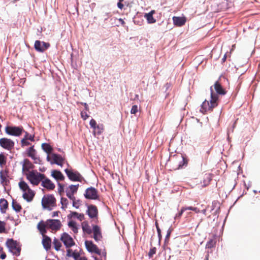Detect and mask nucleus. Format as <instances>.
I'll list each match as a JSON object with an SVG mask.
<instances>
[{
	"label": "nucleus",
	"mask_w": 260,
	"mask_h": 260,
	"mask_svg": "<svg viewBox=\"0 0 260 260\" xmlns=\"http://www.w3.org/2000/svg\"><path fill=\"white\" fill-rule=\"evenodd\" d=\"M213 86L216 93L214 92L213 86H211L210 88L211 92L210 100H205L201 105L200 111L203 114L207 113L208 112H211L213 109L218 105V95H224L226 92L218 81H216Z\"/></svg>",
	"instance_id": "1"
},
{
	"label": "nucleus",
	"mask_w": 260,
	"mask_h": 260,
	"mask_svg": "<svg viewBox=\"0 0 260 260\" xmlns=\"http://www.w3.org/2000/svg\"><path fill=\"white\" fill-rule=\"evenodd\" d=\"M43 150L47 154V159L51 162H63L66 160L64 157L59 154L52 153V147L48 143H43L41 145Z\"/></svg>",
	"instance_id": "2"
},
{
	"label": "nucleus",
	"mask_w": 260,
	"mask_h": 260,
	"mask_svg": "<svg viewBox=\"0 0 260 260\" xmlns=\"http://www.w3.org/2000/svg\"><path fill=\"white\" fill-rule=\"evenodd\" d=\"M27 180L34 185H38L42 179H44L45 175L38 172L37 170H31L25 173Z\"/></svg>",
	"instance_id": "3"
},
{
	"label": "nucleus",
	"mask_w": 260,
	"mask_h": 260,
	"mask_svg": "<svg viewBox=\"0 0 260 260\" xmlns=\"http://www.w3.org/2000/svg\"><path fill=\"white\" fill-rule=\"evenodd\" d=\"M42 205L43 208L51 210L56 206V199L53 194L45 195L42 199Z\"/></svg>",
	"instance_id": "4"
},
{
	"label": "nucleus",
	"mask_w": 260,
	"mask_h": 260,
	"mask_svg": "<svg viewBox=\"0 0 260 260\" xmlns=\"http://www.w3.org/2000/svg\"><path fill=\"white\" fill-rule=\"evenodd\" d=\"M6 245L9 248V251L14 255L18 256L20 254L21 248L18 243L13 239H9L6 242Z\"/></svg>",
	"instance_id": "5"
},
{
	"label": "nucleus",
	"mask_w": 260,
	"mask_h": 260,
	"mask_svg": "<svg viewBox=\"0 0 260 260\" xmlns=\"http://www.w3.org/2000/svg\"><path fill=\"white\" fill-rule=\"evenodd\" d=\"M68 178L73 181H81L82 177L77 171L68 166L64 170Z\"/></svg>",
	"instance_id": "6"
},
{
	"label": "nucleus",
	"mask_w": 260,
	"mask_h": 260,
	"mask_svg": "<svg viewBox=\"0 0 260 260\" xmlns=\"http://www.w3.org/2000/svg\"><path fill=\"white\" fill-rule=\"evenodd\" d=\"M86 213L89 218L96 223L98 222V209L96 206L90 205L87 207Z\"/></svg>",
	"instance_id": "7"
},
{
	"label": "nucleus",
	"mask_w": 260,
	"mask_h": 260,
	"mask_svg": "<svg viewBox=\"0 0 260 260\" xmlns=\"http://www.w3.org/2000/svg\"><path fill=\"white\" fill-rule=\"evenodd\" d=\"M60 240L67 248H69L75 244L72 237L67 233H63L61 234Z\"/></svg>",
	"instance_id": "8"
},
{
	"label": "nucleus",
	"mask_w": 260,
	"mask_h": 260,
	"mask_svg": "<svg viewBox=\"0 0 260 260\" xmlns=\"http://www.w3.org/2000/svg\"><path fill=\"white\" fill-rule=\"evenodd\" d=\"M85 198L90 200L99 199L98 191L93 187H90L86 189L84 194Z\"/></svg>",
	"instance_id": "9"
},
{
	"label": "nucleus",
	"mask_w": 260,
	"mask_h": 260,
	"mask_svg": "<svg viewBox=\"0 0 260 260\" xmlns=\"http://www.w3.org/2000/svg\"><path fill=\"white\" fill-rule=\"evenodd\" d=\"M23 130L22 127L17 126H7L5 128L6 132L7 134L15 136H20L22 134Z\"/></svg>",
	"instance_id": "10"
},
{
	"label": "nucleus",
	"mask_w": 260,
	"mask_h": 260,
	"mask_svg": "<svg viewBox=\"0 0 260 260\" xmlns=\"http://www.w3.org/2000/svg\"><path fill=\"white\" fill-rule=\"evenodd\" d=\"M48 228L51 229L52 231H57L61 227V223L59 220L58 219H48L46 220Z\"/></svg>",
	"instance_id": "11"
},
{
	"label": "nucleus",
	"mask_w": 260,
	"mask_h": 260,
	"mask_svg": "<svg viewBox=\"0 0 260 260\" xmlns=\"http://www.w3.org/2000/svg\"><path fill=\"white\" fill-rule=\"evenodd\" d=\"M0 146L5 149L11 150L14 146V142L10 139L3 138L0 139Z\"/></svg>",
	"instance_id": "12"
},
{
	"label": "nucleus",
	"mask_w": 260,
	"mask_h": 260,
	"mask_svg": "<svg viewBox=\"0 0 260 260\" xmlns=\"http://www.w3.org/2000/svg\"><path fill=\"white\" fill-rule=\"evenodd\" d=\"M85 245L86 249L89 252L95 253L98 255L101 254V250L98 246L91 241H86Z\"/></svg>",
	"instance_id": "13"
},
{
	"label": "nucleus",
	"mask_w": 260,
	"mask_h": 260,
	"mask_svg": "<svg viewBox=\"0 0 260 260\" xmlns=\"http://www.w3.org/2000/svg\"><path fill=\"white\" fill-rule=\"evenodd\" d=\"M50 46V44L48 43H45L44 42H41L40 41L37 40L35 43V48L39 52H43L48 49Z\"/></svg>",
	"instance_id": "14"
},
{
	"label": "nucleus",
	"mask_w": 260,
	"mask_h": 260,
	"mask_svg": "<svg viewBox=\"0 0 260 260\" xmlns=\"http://www.w3.org/2000/svg\"><path fill=\"white\" fill-rule=\"evenodd\" d=\"M213 175L211 173H205L202 175V179L201 183L202 187H206L209 185L212 180Z\"/></svg>",
	"instance_id": "15"
},
{
	"label": "nucleus",
	"mask_w": 260,
	"mask_h": 260,
	"mask_svg": "<svg viewBox=\"0 0 260 260\" xmlns=\"http://www.w3.org/2000/svg\"><path fill=\"white\" fill-rule=\"evenodd\" d=\"M41 185L48 190H53L55 188L54 183L45 176L44 177V179L42 180Z\"/></svg>",
	"instance_id": "16"
},
{
	"label": "nucleus",
	"mask_w": 260,
	"mask_h": 260,
	"mask_svg": "<svg viewBox=\"0 0 260 260\" xmlns=\"http://www.w3.org/2000/svg\"><path fill=\"white\" fill-rule=\"evenodd\" d=\"M22 198L28 202L32 201L35 192L31 189L26 190L25 191H23Z\"/></svg>",
	"instance_id": "17"
},
{
	"label": "nucleus",
	"mask_w": 260,
	"mask_h": 260,
	"mask_svg": "<svg viewBox=\"0 0 260 260\" xmlns=\"http://www.w3.org/2000/svg\"><path fill=\"white\" fill-rule=\"evenodd\" d=\"M93 238L96 241L100 240L102 238V235L101 230L97 225H94L92 226Z\"/></svg>",
	"instance_id": "18"
},
{
	"label": "nucleus",
	"mask_w": 260,
	"mask_h": 260,
	"mask_svg": "<svg viewBox=\"0 0 260 260\" xmlns=\"http://www.w3.org/2000/svg\"><path fill=\"white\" fill-rule=\"evenodd\" d=\"M42 244L44 249L48 251L51 249V239L47 235L42 236Z\"/></svg>",
	"instance_id": "19"
},
{
	"label": "nucleus",
	"mask_w": 260,
	"mask_h": 260,
	"mask_svg": "<svg viewBox=\"0 0 260 260\" xmlns=\"http://www.w3.org/2000/svg\"><path fill=\"white\" fill-rule=\"evenodd\" d=\"M46 228H48L46 221L44 222L43 220H41L37 224V229L42 236L46 235L47 233Z\"/></svg>",
	"instance_id": "20"
},
{
	"label": "nucleus",
	"mask_w": 260,
	"mask_h": 260,
	"mask_svg": "<svg viewBox=\"0 0 260 260\" xmlns=\"http://www.w3.org/2000/svg\"><path fill=\"white\" fill-rule=\"evenodd\" d=\"M68 218L69 219H71L72 218H77L80 221L84 220L85 216L83 213H78L77 212L71 211L70 213L68 215Z\"/></svg>",
	"instance_id": "21"
},
{
	"label": "nucleus",
	"mask_w": 260,
	"mask_h": 260,
	"mask_svg": "<svg viewBox=\"0 0 260 260\" xmlns=\"http://www.w3.org/2000/svg\"><path fill=\"white\" fill-rule=\"evenodd\" d=\"M173 20L174 24L178 26H181L186 22V19L185 17L174 16L173 18Z\"/></svg>",
	"instance_id": "22"
},
{
	"label": "nucleus",
	"mask_w": 260,
	"mask_h": 260,
	"mask_svg": "<svg viewBox=\"0 0 260 260\" xmlns=\"http://www.w3.org/2000/svg\"><path fill=\"white\" fill-rule=\"evenodd\" d=\"M51 176L57 181H62L64 178L61 172L56 170L51 171Z\"/></svg>",
	"instance_id": "23"
},
{
	"label": "nucleus",
	"mask_w": 260,
	"mask_h": 260,
	"mask_svg": "<svg viewBox=\"0 0 260 260\" xmlns=\"http://www.w3.org/2000/svg\"><path fill=\"white\" fill-rule=\"evenodd\" d=\"M155 13V10H151L149 13L145 14L144 17L149 23H154L156 22V20L153 17V15Z\"/></svg>",
	"instance_id": "24"
},
{
	"label": "nucleus",
	"mask_w": 260,
	"mask_h": 260,
	"mask_svg": "<svg viewBox=\"0 0 260 260\" xmlns=\"http://www.w3.org/2000/svg\"><path fill=\"white\" fill-rule=\"evenodd\" d=\"M8 208V201L5 199H0V210L2 213H5Z\"/></svg>",
	"instance_id": "25"
},
{
	"label": "nucleus",
	"mask_w": 260,
	"mask_h": 260,
	"mask_svg": "<svg viewBox=\"0 0 260 260\" xmlns=\"http://www.w3.org/2000/svg\"><path fill=\"white\" fill-rule=\"evenodd\" d=\"M83 231L89 235L92 233V230L87 221H83L81 224Z\"/></svg>",
	"instance_id": "26"
},
{
	"label": "nucleus",
	"mask_w": 260,
	"mask_h": 260,
	"mask_svg": "<svg viewBox=\"0 0 260 260\" xmlns=\"http://www.w3.org/2000/svg\"><path fill=\"white\" fill-rule=\"evenodd\" d=\"M173 157H175L178 159L179 162H187L188 160L187 158V157L185 155H183L181 153L177 154L173 156Z\"/></svg>",
	"instance_id": "27"
},
{
	"label": "nucleus",
	"mask_w": 260,
	"mask_h": 260,
	"mask_svg": "<svg viewBox=\"0 0 260 260\" xmlns=\"http://www.w3.org/2000/svg\"><path fill=\"white\" fill-rule=\"evenodd\" d=\"M12 208L16 212H19L22 210V207L17 201L13 200L12 203Z\"/></svg>",
	"instance_id": "28"
},
{
	"label": "nucleus",
	"mask_w": 260,
	"mask_h": 260,
	"mask_svg": "<svg viewBox=\"0 0 260 260\" xmlns=\"http://www.w3.org/2000/svg\"><path fill=\"white\" fill-rule=\"evenodd\" d=\"M18 186L20 188V189L22 191H25L26 190L30 189L28 185L23 180H21L19 183Z\"/></svg>",
	"instance_id": "29"
},
{
	"label": "nucleus",
	"mask_w": 260,
	"mask_h": 260,
	"mask_svg": "<svg viewBox=\"0 0 260 260\" xmlns=\"http://www.w3.org/2000/svg\"><path fill=\"white\" fill-rule=\"evenodd\" d=\"M34 167L33 164H23L22 170L24 174L25 175V173L31 171L30 170L32 169Z\"/></svg>",
	"instance_id": "30"
},
{
	"label": "nucleus",
	"mask_w": 260,
	"mask_h": 260,
	"mask_svg": "<svg viewBox=\"0 0 260 260\" xmlns=\"http://www.w3.org/2000/svg\"><path fill=\"white\" fill-rule=\"evenodd\" d=\"M69 227L73 231L74 233H78V228L76 223L73 220H71L68 222Z\"/></svg>",
	"instance_id": "31"
},
{
	"label": "nucleus",
	"mask_w": 260,
	"mask_h": 260,
	"mask_svg": "<svg viewBox=\"0 0 260 260\" xmlns=\"http://www.w3.org/2000/svg\"><path fill=\"white\" fill-rule=\"evenodd\" d=\"M53 244L54 247V249L56 251H59L61 247V243L59 241V240L56 238H54L53 241Z\"/></svg>",
	"instance_id": "32"
},
{
	"label": "nucleus",
	"mask_w": 260,
	"mask_h": 260,
	"mask_svg": "<svg viewBox=\"0 0 260 260\" xmlns=\"http://www.w3.org/2000/svg\"><path fill=\"white\" fill-rule=\"evenodd\" d=\"M94 133H96L98 135H101L104 130V125L103 124H99L96 127V129H94Z\"/></svg>",
	"instance_id": "33"
},
{
	"label": "nucleus",
	"mask_w": 260,
	"mask_h": 260,
	"mask_svg": "<svg viewBox=\"0 0 260 260\" xmlns=\"http://www.w3.org/2000/svg\"><path fill=\"white\" fill-rule=\"evenodd\" d=\"M79 187V184L77 185H71L69 186V189L66 191H69L72 193H75L77 192Z\"/></svg>",
	"instance_id": "34"
},
{
	"label": "nucleus",
	"mask_w": 260,
	"mask_h": 260,
	"mask_svg": "<svg viewBox=\"0 0 260 260\" xmlns=\"http://www.w3.org/2000/svg\"><path fill=\"white\" fill-rule=\"evenodd\" d=\"M27 153L29 156L31 157L34 159H36V151L34 149L33 147H31L28 149Z\"/></svg>",
	"instance_id": "35"
},
{
	"label": "nucleus",
	"mask_w": 260,
	"mask_h": 260,
	"mask_svg": "<svg viewBox=\"0 0 260 260\" xmlns=\"http://www.w3.org/2000/svg\"><path fill=\"white\" fill-rule=\"evenodd\" d=\"M216 241L213 239H210L206 244V248H211L215 246Z\"/></svg>",
	"instance_id": "36"
},
{
	"label": "nucleus",
	"mask_w": 260,
	"mask_h": 260,
	"mask_svg": "<svg viewBox=\"0 0 260 260\" xmlns=\"http://www.w3.org/2000/svg\"><path fill=\"white\" fill-rule=\"evenodd\" d=\"M6 222L0 220V234L6 233Z\"/></svg>",
	"instance_id": "37"
},
{
	"label": "nucleus",
	"mask_w": 260,
	"mask_h": 260,
	"mask_svg": "<svg viewBox=\"0 0 260 260\" xmlns=\"http://www.w3.org/2000/svg\"><path fill=\"white\" fill-rule=\"evenodd\" d=\"M61 204L62 205L61 208L62 209H66L67 208V206L68 204V201L66 198H61Z\"/></svg>",
	"instance_id": "38"
},
{
	"label": "nucleus",
	"mask_w": 260,
	"mask_h": 260,
	"mask_svg": "<svg viewBox=\"0 0 260 260\" xmlns=\"http://www.w3.org/2000/svg\"><path fill=\"white\" fill-rule=\"evenodd\" d=\"M184 209H185V211L187 210H190L194 211L196 213H198L200 212L199 209L196 208V207H183Z\"/></svg>",
	"instance_id": "39"
},
{
	"label": "nucleus",
	"mask_w": 260,
	"mask_h": 260,
	"mask_svg": "<svg viewBox=\"0 0 260 260\" xmlns=\"http://www.w3.org/2000/svg\"><path fill=\"white\" fill-rule=\"evenodd\" d=\"M81 205V201L79 200L76 199L73 201V206L78 209Z\"/></svg>",
	"instance_id": "40"
},
{
	"label": "nucleus",
	"mask_w": 260,
	"mask_h": 260,
	"mask_svg": "<svg viewBox=\"0 0 260 260\" xmlns=\"http://www.w3.org/2000/svg\"><path fill=\"white\" fill-rule=\"evenodd\" d=\"M156 252V248L155 247H153L151 248L148 252V256L151 258L153 256V255L155 254Z\"/></svg>",
	"instance_id": "41"
},
{
	"label": "nucleus",
	"mask_w": 260,
	"mask_h": 260,
	"mask_svg": "<svg viewBox=\"0 0 260 260\" xmlns=\"http://www.w3.org/2000/svg\"><path fill=\"white\" fill-rule=\"evenodd\" d=\"M89 124L91 127H92L94 129H96V127L98 124H96V122L94 119H91V120L90 121Z\"/></svg>",
	"instance_id": "42"
},
{
	"label": "nucleus",
	"mask_w": 260,
	"mask_h": 260,
	"mask_svg": "<svg viewBox=\"0 0 260 260\" xmlns=\"http://www.w3.org/2000/svg\"><path fill=\"white\" fill-rule=\"evenodd\" d=\"M8 161L7 155L0 154V162H6Z\"/></svg>",
	"instance_id": "43"
},
{
	"label": "nucleus",
	"mask_w": 260,
	"mask_h": 260,
	"mask_svg": "<svg viewBox=\"0 0 260 260\" xmlns=\"http://www.w3.org/2000/svg\"><path fill=\"white\" fill-rule=\"evenodd\" d=\"M71 256L73 257L75 260H78L80 257V254L78 252H76L75 251L72 253Z\"/></svg>",
	"instance_id": "44"
},
{
	"label": "nucleus",
	"mask_w": 260,
	"mask_h": 260,
	"mask_svg": "<svg viewBox=\"0 0 260 260\" xmlns=\"http://www.w3.org/2000/svg\"><path fill=\"white\" fill-rule=\"evenodd\" d=\"M24 138H26L27 140H30L31 141H34V136L29 135L27 132H25Z\"/></svg>",
	"instance_id": "45"
},
{
	"label": "nucleus",
	"mask_w": 260,
	"mask_h": 260,
	"mask_svg": "<svg viewBox=\"0 0 260 260\" xmlns=\"http://www.w3.org/2000/svg\"><path fill=\"white\" fill-rule=\"evenodd\" d=\"M81 116L83 120H86L87 118L89 117V115L87 113L86 111H81Z\"/></svg>",
	"instance_id": "46"
},
{
	"label": "nucleus",
	"mask_w": 260,
	"mask_h": 260,
	"mask_svg": "<svg viewBox=\"0 0 260 260\" xmlns=\"http://www.w3.org/2000/svg\"><path fill=\"white\" fill-rule=\"evenodd\" d=\"M67 196L72 201L75 200V197H74V193H72L69 192V191H66Z\"/></svg>",
	"instance_id": "47"
},
{
	"label": "nucleus",
	"mask_w": 260,
	"mask_h": 260,
	"mask_svg": "<svg viewBox=\"0 0 260 260\" xmlns=\"http://www.w3.org/2000/svg\"><path fill=\"white\" fill-rule=\"evenodd\" d=\"M138 112V106L137 105H134L131 110V114H135Z\"/></svg>",
	"instance_id": "48"
},
{
	"label": "nucleus",
	"mask_w": 260,
	"mask_h": 260,
	"mask_svg": "<svg viewBox=\"0 0 260 260\" xmlns=\"http://www.w3.org/2000/svg\"><path fill=\"white\" fill-rule=\"evenodd\" d=\"M22 146H28L30 144V143L27 141L26 138H24L21 141Z\"/></svg>",
	"instance_id": "49"
},
{
	"label": "nucleus",
	"mask_w": 260,
	"mask_h": 260,
	"mask_svg": "<svg viewBox=\"0 0 260 260\" xmlns=\"http://www.w3.org/2000/svg\"><path fill=\"white\" fill-rule=\"evenodd\" d=\"M184 211H185V209H184V208L182 207V208H181V209L180 211L178 214H176V216H175V218H180V217L182 216V215Z\"/></svg>",
	"instance_id": "50"
},
{
	"label": "nucleus",
	"mask_w": 260,
	"mask_h": 260,
	"mask_svg": "<svg viewBox=\"0 0 260 260\" xmlns=\"http://www.w3.org/2000/svg\"><path fill=\"white\" fill-rule=\"evenodd\" d=\"M171 232H172V231L171 230H170V229L168 230V231L167 232V235L166 236V238H165V242L169 241Z\"/></svg>",
	"instance_id": "51"
},
{
	"label": "nucleus",
	"mask_w": 260,
	"mask_h": 260,
	"mask_svg": "<svg viewBox=\"0 0 260 260\" xmlns=\"http://www.w3.org/2000/svg\"><path fill=\"white\" fill-rule=\"evenodd\" d=\"M117 7L120 9H122L123 8V4L122 3V2H118L117 3Z\"/></svg>",
	"instance_id": "52"
},
{
	"label": "nucleus",
	"mask_w": 260,
	"mask_h": 260,
	"mask_svg": "<svg viewBox=\"0 0 260 260\" xmlns=\"http://www.w3.org/2000/svg\"><path fill=\"white\" fill-rule=\"evenodd\" d=\"M0 257L1 258H2V259H4L6 258V253L4 252H1V256H0Z\"/></svg>",
	"instance_id": "53"
},
{
	"label": "nucleus",
	"mask_w": 260,
	"mask_h": 260,
	"mask_svg": "<svg viewBox=\"0 0 260 260\" xmlns=\"http://www.w3.org/2000/svg\"><path fill=\"white\" fill-rule=\"evenodd\" d=\"M157 233H158V238H159V239L160 240L161 239V231H160V229L159 228H157Z\"/></svg>",
	"instance_id": "54"
},
{
	"label": "nucleus",
	"mask_w": 260,
	"mask_h": 260,
	"mask_svg": "<svg viewBox=\"0 0 260 260\" xmlns=\"http://www.w3.org/2000/svg\"><path fill=\"white\" fill-rule=\"evenodd\" d=\"M67 255L68 256H71V254H72L71 253L72 252V250L70 249V248H69L68 249H67Z\"/></svg>",
	"instance_id": "55"
},
{
	"label": "nucleus",
	"mask_w": 260,
	"mask_h": 260,
	"mask_svg": "<svg viewBox=\"0 0 260 260\" xmlns=\"http://www.w3.org/2000/svg\"><path fill=\"white\" fill-rule=\"evenodd\" d=\"M187 164H184V163H183L182 165L180 164V165L178 166V167L177 168H172V169L173 170H177V169H180V168H182V167L183 166H184V165H186Z\"/></svg>",
	"instance_id": "56"
},
{
	"label": "nucleus",
	"mask_w": 260,
	"mask_h": 260,
	"mask_svg": "<svg viewBox=\"0 0 260 260\" xmlns=\"http://www.w3.org/2000/svg\"><path fill=\"white\" fill-rule=\"evenodd\" d=\"M58 185L59 186V191L60 192L61 191H63V185H62L60 183H58Z\"/></svg>",
	"instance_id": "57"
},
{
	"label": "nucleus",
	"mask_w": 260,
	"mask_h": 260,
	"mask_svg": "<svg viewBox=\"0 0 260 260\" xmlns=\"http://www.w3.org/2000/svg\"><path fill=\"white\" fill-rule=\"evenodd\" d=\"M58 213L59 212L58 211H56V212H53V214H52V217H55V216H58Z\"/></svg>",
	"instance_id": "58"
},
{
	"label": "nucleus",
	"mask_w": 260,
	"mask_h": 260,
	"mask_svg": "<svg viewBox=\"0 0 260 260\" xmlns=\"http://www.w3.org/2000/svg\"><path fill=\"white\" fill-rule=\"evenodd\" d=\"M84 106H85V108L86 111H88L89 110V108H88V105H87V104L86 103H84Z\"/></svg>",
	"instance_id": "59"
},
{
	"label": "nucleus",
	"mask_w": 260,
	"mask_h": 260,
	"mask_svg": "<svg viewBox=\"0 0 260 260\" xmlns=\"http://www.w3.org/2000/svg\"><path fill=\"white\" fill-rule=\"evenodd\" d=\"M78 260H87V258L85 256H82L80 257V258Z\"/></svg>",
	"instance_id": "60"
},
{
	"label": "nucleus",
	"mask_w": 260,
	"mask_h": 260,
	"mask_svg": "<svg viewBox=\"0 0 260 260\" xmlns=\"http://www.w3.org/2000/svg\"><path fill=\"white\" fill-rule=\"evenodd\" d=\"M23 162H25V163L29 162V160L28 159H24Z\"/></svg>",
	"instance_id": "61"
},
{
	"label": "nucleus",
	"mask_w": 260,
	"mask_h": 260,
	"mask_svg": "<svg viewBox=\"0 0 260 260\" xmlns=\"http://www.w3.org/2000/svg\"><path fill=\"white\" fill-rule=\"evenodd\" d=\"M155 226H156V229L157 230V228H159V226H158V224L157 222H155Z\"/></svg>",
	"instance_id": "62"
},
{
	"label": "nucleus",
	"mask_w": 260,
	"mask_h": 260,
	"mask_svg": "<svg viewBox=\"0 0 260 260\" xmlns=\"http://www.w3.org/2000/svg\"><path fill=\"white\" fill-rule=\"evenodd\" d=\"M119 21H121V22H122V24L124 23V21L122 19H119Z\"/></svg>",
	"instance_id": "63"
},
{
	"label": "nucleus",
	"mask_w": 260,
	"mask_h": 260,
	"mask_svg": "<svg viewBox=\"0 0 260 260\" xmlns=\"http://www.w3.org/2000/svg\"><path fill=\"white\" fill-rule=\"evenodd\" d=\"M226 59V56L225 55L224 56L223 58H222L223 61H225Z\"/></svg>",
	"instance_id": "64"
}]
</instances>
